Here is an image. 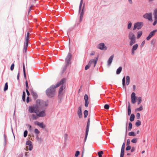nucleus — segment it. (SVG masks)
I'll return each mask as SVG.
<instances>
[{
    "label": "nucleus",
    "mask_w": 157,
    "mask_h": 157,
    "mask_svg": "<svg viewBox=\"0 0 157 157\" xmlns=\"http://www.w3.org/2000/svg\"><path fill=\"white\" fill-rule=\"evenodd\" d=\"M114 55H113L109 58L108 61V65H110L111 64V63H112L113 59L114 58Z\"/></svg>",
    "instance_id": "22"
},
{
    "label": "nucleus",
    "mask_w": 157,
    "mask_h": 157,
    "mask_svg": "<svg viewBox=\"0 0 157 157\" xmlns=\"http://www.w3.org/2000/svg\"><path fill=\"white\" fill-rule=\"evenodd\" d=\"M141 122L139 120H138L135 124V125L136 126L138 127L141 125Z\"/></svg>",
    "instance_id": "37"
},
{
    "label": "nucleus",
    "mask_w": 157,
    "mask_h": 157,
    "mask_svg": "<svg viewBox=\"0 0 157 157\" xmlns=\"http://www.w3.org/2000/svg\"><path fill=\"white\" fill-rule=\"evenodd\" d=\"M104 108L105 109H108L109 108V105L108 104H105L104 106Z\"/></svg>",
    "instance_id": "47"
},
{
    "label": "nucleus",
    "mask_w": 157,
    "mask_h": 157,
    "mask_svg": "<svg viewBox=\"0 0 157 157\" xmlns=\"http://www.w3.org/2000/svg\"><path fill=\"white\" fill-rule=\"evenodd\" d=\"M66 79L65 78H63L62 79L60 82L58 83L55 86L56 88L59 86L60 85H63L64 82H66Z\"/></svg>",
    "instance_id": "14"
},
{
    "label": "nucleus",
    "mask_w": 157,
    "mask_h": 157,
    "mask_svg": "<svg viewBox=\"0 0 157 157\" xmlns=\"http://www.w3.org/2000/svg\"><path fill=\"white\" fill-rule=\"evenodd\" d=\"M131 102L132 103L134 104L136 102V94L135 93L133 92L131 95Z\"/></svg>",
    "instance_id": "10"
},
{
    "label": "nucleus",
    "mask_w": 157,
    "mask_h": 157,
    "mask_svg": "<svg viewBox=\"0 0 157 157\" xmlns=\"http://www.w3.org/2000/svg\"><path fill=\"white\" fill-rule=\"evenodd\" d=\"M14 63H12L10 67V70L11 71H13L14 68Z\"/></svg>",
    "instance_id": "50"
},
{
    "label": "nucleus",
    "mask_w": 157,
    "mask_h": 157,
    "mask_svg": "<svg viewBox=\"0 0 157 157\" xmlns=\"http://www.w3.org/2000/svg\"><path fill=\"white\" fill-rule=\"evenodd\" d=\"M40 101L39 100L36 101V104L33 106H29V111L31 113H35L36 114L38 113L40 108Z\"/></svg>",
    "instance_id": "1"
},
{
    "label": "nucleus",
    "mask_w": 157,
    "mask_h": 157,
    "mask_svg": "<svg viewBox=\"0 0 157 157\" xmlns=\"http://www.w3.org/2000/svg\"><path fill=\"white\" fill-rule=\"evenodd\" d=\"M145 40H144L141 43V47H143L144 46V44H145Z\"/></svg>",
    "instance_id": "61"
},
{
    "label": "nucleus",
    "mask_w": 157,
    "mask_h": 157,
    "mask_svg": "<svg viewBox=\"0 0 157 157\" xmlns=\"http://www.w3.org/2000/svg\"><path fill=\"white\" fill-rule=\"evenodd\" d=\"M37 114L38 117H43L45 115V113L44 111H42L37 113Z\"/></svg>",
    "instance_id": "20"
},
{
    "label": "nucleus",
    "mask_w": 157,
    "mask_h": 157,
    "mask_svg": "<svg viewBox=\"0 0 157 157\" xmlns=\"http://www.w3.org/2000/svg\"><path fill=\"white\" fill-rule=\"evenodd\" d=\"M90 119L89 118L88 120V122L87 124V126H86V134H85V137L84 139V141H86L87 136L89 130V128L90 127Z\"/></svg>",
    "instance_id": "4"
},
{
    "label": "nucleus",
    "mask_w": 157,
    "mask_h": 157,
    "mask_svg": "<svg viewBox=\"0 0 157 157\" xmlns=\"http://www.w3.org/2000/svg\"><path fill=\"white\" fill-rule=\"evenodd\" d=\"M95 53V52H94V51H93L90 54V56H93V55H94Z\"/></svg>",
    "instance_id": "62"
},
{
    "label": "nucleus",
    "mask_w": 157,
    "mask_h": 157,
    "mask_svg": "<svg viewBox=\"0 0 157 157\" xmlns=\"http://www.w3.org/2000/svg\"><path fill=\"white\" fill-rule=\"evenodd\" d=\"M27 134H28V132H27V131L26 130H25L24 131V137H26L27 135Z\"/></svg>",
    "instance_id": "49"
},
{
    "label": "nucleus",
    "mask_w": 157,
    "mask_h": 157,
    "mask_svg": "<svg viewBox=\"0 0 157 157\" xmlns=\"http://www.w3.org/2000/svg\"><path fill=\"white\" fill-rule=\"evenodd\" d=\"M135 148L134 147H132L131 150V152H133L135 151Z\"/></svg>",
    "instance_id": "63"
},
{
    "label": "nucleus",
    "mask_w": 157,
    "mask_h": 157,
    "mask_svg": "<svg viewBox=\"0 0 157 157\" xmlns=\"http://www.w3.org/2000/svg\"><path fill=\"white\" fill-rule=\"evenodd\" d=\"M80 152L79 151H77L76 152L75 154V156L76 157H78V155H79Z\"/></svg>",
    "instance_id": "53"
},
{
    "label": "nucleus",
    "mask_w": 157,
    "mask_h": 157,
    "mask_svg": "<svg viewBox=\"0 0 157 157\" xmlns=\"http://www.w3.org/2000/svg\"><path fill=\"white\" fill-rule=\"evenodd\" d=\"M98 48L101 50H106L107 49V47L105 46V44L103 43H100L98 47Z\"/></svg>",
    "instance_id": "12"
},
{
    "label": "nucleus",
    "mask_w": 157,
    "mask_h": 157,
    "mask_svg": "<svg viewBox=\"0 0 157 157\" xmlns=\"http://www.w3.org/2000/svg\"><path fill=\"white\" fill-rule=\"evenodd\" d=\"M130 144V140L129 139H128L127 140L126 145H129Z\"/></svg>",
    "instance_id": "56"
},
{
    "label": "nucleus",
    "mask_w": 157,
    "mask_h": 157,
    "mask_svg": "<svg viewBox=\"0 0 157 157\" xmlns=\"http://www.w3.org/2000/svg\"><path fill=\"white\" fill-rule=\"evenodd\" d=\"M125 148V143H123L121 147L120 157H123Z\"/></svg>",
    "instance_id": "13"
},
{
    "label": "nucleus",
    "mask_w": 157,
    "mask_h": 157,
    "mask_svg": "<svg viewBox=\"0 0 157 157\" xmlns=\"http://www.w3.org/2000/svg\"><path fill=\"white\" fill-rule=\"evenodd\" d=\"M137 100H138L137 104L138 105H139L141 102L142 98L141 97H139V98H138Z\"/></svg>",
    "instance_id": "39"
},
{
    "label": "nucleus",
    "mask_w": 157,
    "mask_h": 157,
    "mask_svg": "<svg viewBox=\"0 0 157 157\" xmlns=\"http://www.w3.org/2000/svg\"><path fill=\"white\" fill-rule=\"evenodd\" d=\"M125 84V77H124L122 79V85L124 86Z\"/></svg>",
    "instance_id": "46"
},
{
    "label": "nucleus",
    "mask_w": 157,
    "mask_h": 157,
    "mask_svg": "<svg viewBox=\"0 0 157 157\" xmlns=\"http://www.w3.org/2000/svg\"><path fill=\"white\" fill-rule=\"evenodd\" d=\"M84 99L85 101V105L86 107H87L89 105V97L87 94L84 95Z\"/></svg>",
    "instance_id": "11"
},
{
    "label": "nucleus",
    "mask_w": 157,
    "mask_h": 157,
    "mask_svg": "<svg viewBox=\"0 0 157 157\" xmlns=\"http://www.w3.org/2000/svg\"><path fill=\"white\" fill-rule=\"evenodd\" d=\"M82 3H83V0H81V1H80V5H79V12H80V11L81 9V7H82Z\"/></svg>",
    "instance_id": "42"
},
{
    "label": "nucleus",
    "mask_w": 157,
    "mask_h": 157,
    "mask_svg": "<svg viewBox=\"0 0 157 157\" xmlns=\"http://www.w3.org/2000/svg\"><path fill=\"white\" fill-rule=\"evenodd\" d=\"M143 110V108L142 105L140 106L136 109V110H137L138 111H141Z\"/></svg>",
    "instance_id": "43"
},
{
    "label": "nucleus",
    "mask_w": 157,
    "mask_h": 157,
    "mask_svg": "<svg viewBox=\"0 0 157 157\" xmlns=\"http://www.w3.org/2000/svg\"><path fill=\"white\" fill-rule=\"evenodd\" d=\"M25 86L26 87V89H29V86L27 81H26L25 82Z\"/></svg>",
    "instance_id": "54"
},
{
    "label": "nucleus",
    "mask_w": 157,
    "mask_h": 157,
    "mask_svg": "<svg viewBox=\"0 0 157 157\" xmlns=\"http://www.w3.org/2000/svg\"><path fill=\"white\" fill-rule=\"evenodd\" d=\"M138 47V45L137 44H136L133 46L132 48V54L133 55L135 53V51L136 50Z\"/></svg>",
    "instance_id": "16"
},
{
    "label": "nucleus",
    "mask_w": 157,
    "mask_h": 157,
    "mask_svg": "<svg viewBox=\"0 0 157 157\" xmlns=\"http://www.w3.org/2000/svg\"><path fill=\"white\" fill-rule=\"evenodd\" d=\"M84 117L86 118L88 115V111L87 110H85L84 112Z\"/></svg>",
    "instance_id": "34"
},
{
    "label": "nucleus",
    "mask_w": 157,
    "mask_h": 157,
    "mask_svg": "<svg viewBox=\"0 0 157 157\" xmlns=\"http://www.w3.org/2000/svg\"><path fill=\"white\" fill-rule=\"evenodd\" d=\"M103 151H99L98 154L99 157H102V155L103 154Z\"/></svg>",
    "instance_id": "40"
},
{
    "label": "nucleus",
    "mask_w": 157,
    "mask_h": 157,
    "mask_svg": "<svg viewBox=\"0 0 157 157\" xmlns=\"http://www.w3.org/2000/svg\"><path fill=\"white\" fill-rule=\"evenodd\" d=\"M29 96L27 97L26 99V102L27 103H29Z\"/></svg>",
    "instance_id": "59"
},
{
    "label": "nucleus",
    "mask_w": 157,
    "mask_h": 157,
    "mask_svg": "<svg viewBox=\"0 0 157 157\" xmlns=\"http://www.w3.org/2000/svg\"><path fill=\"white\" fill-rule=\"evenodd\" d=\"M65 86H62L60 88L59 91V96L60 95H62L63 94V89H65Z\"/></svg>",
    "instance_id": "17"
},
{
    "label": "nucleus",
    "mask_w": 157,
    "mask_h": 157,
    "mask_svg": "<svg viewBox=\"0 0 157 157\" xmlns=\"http://www.w3.org/2000/svg\"><path fill=\"white\" fill-rule=\"evenodd\" d=\"M126 84L127 85H128L130 83V78L128 76H126Z\"/></svg>",
    "instance_id": "29"
},
{
    "label": "nucleus",
    "mask_w": 157,
    "mask_h": 157,
    "mask_svg": "<svg viewBox=\"0 0 157 157\" xmlns=\"http://www.w3.org/2000/svg\"><path fill=\"white\" fill-rule=\"evenodd\" d=\"M130 46H132L133 44H134L136 42V39H130Z\"/></svg>",
    "instance_id": "27"
},
{
    "label": "nucleus",
    "mask_w": 157,
    "mask_h": 157,
    "mask_svg": "<svg viewBox=\"0 0 157 157\" xmlns=\"http://www.w3.org/2000/svg\"><path fill=\"white\" fill-rule=\"evenodd\" d=\"M38 117H39L37 114L36 115L33 114L31 115L32 118L34 120L37 119Z\"/></svg>",
    "instance_id": "26"
},
{
    "label": "nucleus",
    "mask_w": 157,
    "mask_h": 157,
    "mask_svg": "<svg viewBox=\"0 0 157 157\" xmlns=\"http://www.w3.org/2000/svg\"><path fill=\"white\" fill-rule=\"evenodd\" d=\"M135 118V116L133 114H132L130 117V120L131 121H133Z\"/></svg>",
    "instance_id": "30"
},
{
    "label": "nucleus",
    "mask_w": 157,
    "mask_h": 157,
    "mask_svg": "<svg viewBox=\"0 0 157 157\" xmlns=\"http://www.w3.org/2000/svg\"><path fill=\"white\" fill-rule=\"evenodd\" d=\"M128 135L129 136H135L136 135V134H135L134 132H129L128 133Z\"/></svg>",
    "instance_id": "38"
},
{
    "label": "nucleus",
    "mask_w": 157,
    "mask_h": 157,
    "mask_svg": "<svg viewBox=\"0 0 157 157\" xmlns=\"http://www.w3.org/2000/svg\"><path fill=\"white\" fill-rule=\"evenodd\" d=\"M98 56L96 58V59H91L89 62L88 64L91 66L93 64V67H95L97 62L98 60Z\"/></svg>",
    "instance_id": "6"
},
{
    "label": "nucleus",
    "mask_w": 157,
    "mask_h": 157,
    "mask_svg": "<svg viewBox=\"0 0 157 157\" xmlns=\"http://www.w3.org/2000/svg\"><path fill=\"white\" fill-rule=\"evenodd\" d=\"M153 14L154 16V18L155 19V21L153 23V25L154 26L156 25V23H157V15H156V14H154L153 13Z\"/></svg>",
    "instance_id": "25"
},
{
    "label": "nucleus",
    "mask_w": 157,
    "mask_h": 157,
    "mask_svg": "<svg viewBox=\"0 0 157 157\" xmlns=\"http://www.w3.org/2000/svg\"><path fill=\"white\" fill-rule=\"evenodd\" d=\"M8 88V85L7 82H6L5 85V86L4 87V90L5 91L7 90Z\"/></svg>",
    "instance_id": "36"
},
{
    "label": "nucleus",
    "mask_w": 157,
    "mask_h": 157,
    "mask_svg": "<svg viewBox=\"0 0 157 157\" xmlns=\"http://www.w3.org/2000/svg\"><path fill=\"white\" fill-rule=\"evenodd\" d=\"M19 75H20L19 73L18 72V74H17V79L18 80H19Z\"/></svg>",
    "instance_id": "64"
},
{
    "label": "nucleus",
    "mask_w": 157,
    "mask_h": 157,
    "mask_svg": "<svg viewBox=\"0 0 157 157\" xmlns=\"http://www.w3.org/2000/svg\"><path fill=\"white\" fill-rule=\"evenodd\" d=\"M132 142L134 143H136L137 142V139L136 138H134L131 140Z\"/></svg>",
    "instance_id": "45"
},
{
    "label": "nucleus",
    "mask_w": 157,
    "mask_h": 157,
    "mask_svg": "<svg viewBox=\"0 0 157 157\" xmlns=\"http://www.w3.org/2000/svg\"><path fill=\"white\" fill-rule=\"evenodd\" d=\"M128 146L126 148V150L128 151L130 150L131 148V146L129 145H128Z\"/></svg>",
    "instance_id": "55"
},
{
    "label": "nucleus",
    "mask_w": 157,
    "mask_h": 157,
    "mask_svg": "<svg viewBox=\"0 0 157 157\" xmlns=\"http://www.w3.org/2000/svg\"><path fill=\"white\" fill-rule=\"evenodd\" d=\"M29 32H28L27 33L26 38V42L25 43H26V48H27L28 46V41L29 39Z\"/></svg>",
    "instance_id": "23"
},
{
    "label": "nucleus",
    "mask_w": 157,
    "mask_h": 157,
    "mask_svg": "<svg viewBox=\"0 0 157 157\" xmlns=\"http://www.w3.org/2000/svg\"><path fill=\"white\" fill-rule=\"evenodd\" d=\"M142 31H139L137 33V38H139L142 35Z\"/></svg>",
    "instance_id": "35"
},
{
    "label": "nucleus",
    "mask_w": 157,
    "mask_h": 157,
    "mask_svg": "<svg viewBox=\"0 0 157 157\" xmlns=\"http://www.w3.org/2000/svg\"><path fill=\"white\" fill-rule=\"evenodd\" d=\"M31 95L33 96L34 98L36 99L37 98V95L36 92L34 91H31Z\"/></svg>",
    "instance_id": "24"
},
{
    "label": "nucleus",
    "mask_w": 157,
    "mask_h": 157,
    "mask_svg": "<svg viewBox=\"0 0 157 157\" xmlns=\"http://www.w3.org/2000/svg\"><path fill=\"white\" fill-rule=\"evenodd\" d=\"M153 13L154 14H156V15H157V9H155L154 10L153 12Z\"/></svg>",
    "instance_id": "58"
},
{
    "label": "nucleus",
    "mask_w": 157,
    "mask_h": 157,
    "mask_svg": "<svg viewBox=\"0 0 157 157\" xmlns=\"http://www.w3.org/2000/svg\"><path fill=\"white\" fill-rule=\"evenodd\" d=\"M26 144L27 145L26 147V150H28L29 149L31 151L33 148V145L32 144V142L30 140H28L26 142Z\"/></svg>",
    "instance_id": "7"
},
{
    "label": "nucleus",
    "mask_w": 157,
    "mask_h": 157,
    "mask_svg": "<svg viewBox=\"0 0 157 157\" xmlns=\"http://www.w3.org/2000/svg\"><path fill=\"white\" fill-rule=\"evenodd\" d=\"M34 132L36 134H38L40 133V131L37 128H36L34 130Z\"/></svg>",
    "instance_id": "48"
},
{
    "label": "nucleus",
    "mask_w": 157,
    "mask_h": 157,
    "mask_svg": "<svg viewBox=\"0 0 157 157\" xmlns=\"http://www.w3.org/2000/svg\"><path fill=\"white\" fill-rule=\"evenodd\" d=\"M28 126L29 127V130L31 131L32 130V127L30 125V124H29L28 125Z\"/></svg>",
    "instance_id": "57"
},
{
    "label": "nucleus",
    "mask_w": 157,
    "mask_h": 157,
    "mask_svg": "<svg viewBox=\"0 0 157 157\" xmlns=\"http://www.w3.org/2000/svg\"><path fill=\"white\" fill-rule=\"evenodd\" d=\"M143 17L147 19L150 21L152 20V13H146L143 15Z\"/></svg>",
    "instance_id": "9"
},
{
    "label": "nucleus",
    "mask_w": 157,
    "mask_h": 157,
    "mask_svg": "<svg viewBox=\"0 0 157 157\" xmlns=\"http://www.w3.org/2000/svg\"><path fill=\"white\" fill-rule=\"evenodd\" d=\"M35 124L38 125L39 127L42 128H45V125L42 122L40 123L36 121L35 122Z\"/></svg>",
    "instance_id": "18"
},
{
    "label": "nucleus",
    "mask_w": 157,
    "mask_h": 157,
    "mask_svg": "<svg viewBox=\"0 0 157 157\" xmlns=\"http://www.w3.org/2000/svg\"><path fill=\"white\" fill-rule=\"evenodd\" d=\"M25 91H23V95L22 96V100L24 101H25Z\"/></svg>",
    "instance_id": "32"
},
{
    "label": "nucleus",
    "mask_w": 157,
    "mask_h": 157,
    "mask_svg": "<svg viewBox=\"0 0 157 157\" xmlns=\"http://www.w3.org/2000/svg\"><path fill=\"white\" fill-rule=\"evenodd\" d=\"M143 25V23L142 22H137L134 24L133 30H135L136 29H140Z\"/></svg>",
    "instance_id": "3"
},
{
    "label": "nucleus",
    "mask_w": 157,
    "mask_h": 157,
    "mask_svg": "<svg viewBox=\"0 0 157 157\" xmlns=\"http://www.w3.org/2000/svg\"><path fill=\"white\" fill-rule=\"evenodd\" d=\"M23 73H24V78H26V73H25V68L24 63L23 64Z\"/></svg>",
    "instance_id": "33"
},
{
    "label": "nucleus",
    "mask_w": 157,
    "mask_h": 157,
    "mask_svg": "<svg viewBox=\"0 0 157 157\" xmlns=\"http://www.w3.org/2000/svg\"><path fill=\"white\" fill-rule=\"evenodd\" d=\"M77 113L79 118H81L82 117V113L81 106L79 107L77 111Z\"/></svg>",
    "instance_id": "15"
},
{
    "label": "nucleus",
    "mask_w": 157,
    "mask_h": 157,
    "mask_svg": "<svg viewBox=\"0 0 157 157\" xmlns=\"http://www.w3.org/2000/svg\"><path fill=\"white\" fill-rule=\"evenodd\" d=\"M91 66L89 64L86 65L85 67V69L86 70H87Z\"/></svg>",
    "instance_id": "52"
},
{
    "label": "nucleus",
    "mask_w": 157,
    "mask_h": 157,
    "mask_svg": "<svg viewBox=\"0 0 157 157\" xmlns=\"http://www.w3.org/2000/svg\"><path fill=\"white\" fill-rule=\"evenodd\" d=\"M128 37L129 39H135V36L134 34L131 32H130L129 33Z\"/></svg>",
    "instance_id": "21"
},
{
    "label": "nucleus",
    "mask_w": 157,
    "mask_h": 157,
    "mask_svg": "<svg viewBox=\"0 0 157 157\" xmlns=\"http://www.w3.org/2000/svg\"><path fill=\"white\" fill-rule=\"evenodd\" d=\"M140 114L139 113H137L136 114V117L138 119H140Z\"/></svg>",
    "instance_id": "51"
},
{
    "label": "nucleus",
    "mask_w": 157,
    "mask_h": 157,
    "mask_svg": "<svg viewBox=\"0 0 157 157\" xmlns=\"http://www.w3.org/2000/svg\"><path fill=\"white\" fill-rule=\"evenodd\" d=\"M122 70V67H120L116 71V73L117 74H119Z\"/></svg>",
    "instance_id": "31"
},
{
    "label": "nucleus",
    "mask_w": 157,
    "mask_h": 157,
    "mask_svg": "<svg viewBox=\"0 0 157 157\" xmlns=\"http://www.w3.org/2000/svg\"><path fill=\"white\" fill-rule=\"evenodd\" d=\"M129 105L128 106V115H130L131 113V110L130 108V105L129 103H128Z\"/></svg>",
    "instance_id": "28"
},
{
    "label": "nucleus",
    "mask_w": 157,
    "mask_h": 157,
    "mask_svg": "<svg viewBox=\"0 0 157 157\" xmlns=\"http://www.w3.org/2000/svg\"><path fill=\"white\" fill-rule=\"evenodd\" d=\"M132 25V23L130 21H128V29H130L131 28Z\"/></svg>",
    "instance_id": "44"
},
{
    "label": "nucleus",
    "mask_w": 157,
    "mask_h": 157,
    "mask_svg": "<svg viewBox=\"0 0 157 157\" xmlns=\"http://www.w3.org/2000/svg\"><path fill=\"white\" fill-rule=\"evenodd\" d=\"M84 7H85V4H84L83 6L82 9V12L80 14V21H79L80 22H81L82 21V19L83 18V15L84 14L83 10H84Z\"/></svg>",
    "instance_id": "19"
},
{
    "label": "nucleus",
    "mask_w": 157,
    "mask_h": 157,
    "mask_svg": "<svg viewBox=\"0 0 157 157\" xmlns=\"http://www.w3.org/2000/svg\"><path fill=\"white\" fill-rule=\"evenodd\" d=\"M157 32V29L155 30L151 31L149 33L148 36L147 37L146 39L147 40H149L155 34L156 32Z\"/></svg>",
    "instance_id": "8"
},
{
    "label": "nucleus",
    "mask_w": 157,
    "mask_h": 157,
    "mask_svg": "<svg viewBox=\"0 0 157 157\" xmlns=\"http://www.w3.org/2000/svg\"><path fill=\"white\" fill-rule=\"evenodd\" d=\"M129 126H128V130L130 131L131 130V129L132 128V124L131 123L129 122L128 124Z\"/></svg>",
    "instance_id": "41"
},
{
    "label": "nucleus",
    "mask_w": 157,
    "mask_h": 157,
    "mask_svg": "<svg viewBox=\"0 0 157 157\" xmlns=\"http://www.w3.org/2000/svg\"><path fill=\"white\" fill-rule=\"evenodd\" d=\"M56 87L54 85L51 86L46 91L47 95L49 98H52L54 96L56 92L55 89Z\"/></svg>",
    "instance_id": "2"
},
{
    "label": "nucleus",
    "mask_w": 157,
    "mask_h": 157,
    "mask_svg": "<svg viewBox=\"0 0 157 157\" xmlns=\"http://www.w3.org/2000/svg\"><path fill=\"white\" fill-rule=\"evenodd\" d=\"M26 92L27 94V95L29 96L30 95V94L29 92L28 89H26Z\"/></svg>",
    "instance_id": "60"
},
{
    "label": "nucleus",
    "mask_w": 157,
    "mask_h": 157,
    "mask_svg": "<svg viewBox=\"0 0 157 157\" xmlns=\"http://www.w3.org/2000/svg\"><path fill=\"white\" fill-rule=\"evenodd\" d=\"M71 54L69 53L68 54L67 56V57L65 59V62L66 63V66H67L71 63Z\"/></svg>",
    "instance_id": "5"
}]
</instances>
